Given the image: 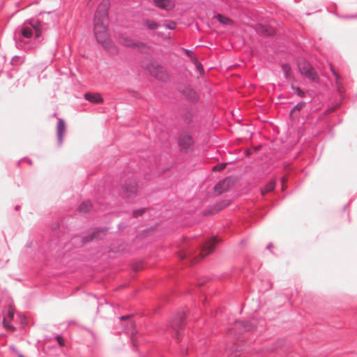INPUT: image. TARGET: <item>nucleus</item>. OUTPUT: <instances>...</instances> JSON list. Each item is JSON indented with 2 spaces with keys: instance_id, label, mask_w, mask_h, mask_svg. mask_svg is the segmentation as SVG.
Segmentation results:
<instances>
[{
  "instance_id": "obj_1",
  "label": "nucleus",
  "mask_w": 357,
  "mask_h": 357,
  "mask_svg": "<svg viewBox=\"0 0 357 357\" xmlns=\"http://www.w3.org/2000/svg\"><path fill=\"white\" fill-rule=\"evenodd\" d=\"M108 0H103L98 6L93 20V33L96 39L108 52L116 54L117 47L112 42L108 33Z\"/></svg>"
},
{
  "instance_id": "obj_2",
  "label": "nucleus",
  "mask_w": 357,
  "mask_h": 357,
  "mask_svg": "<svg viewBox=\"0 0 357 357\" xmlns=\"http://www.w3.org/2000/svg\"><path fill=\"white\" fill-rule=\"evenodd\" d=\"M298 68L301 73L306 76L308 79L312 81H317L319 79L316 71L307 61L304 60L301 61L298 63Z\"/></svg>"
},
{
  "instance_id": "obj_3",
  "label": "nucleus",
  "mask_w": 357,
  "mask_h": 357,
  "mask_svg": "<svg viewBox=\"0 0 357 357\" xmlns=\"http://www.w3.org/2000/svg\"><path fill=\"white\" fill-rule=\"evenodd\" d=\"M119 42L123 46L137 49L139 50H144L146 47L144 43L141 42H136L130 37L126 35H121L119 38Z\"/></svg>"
},
{
  "instance_id": "obj_4",
  "label": "nucleus",
  "mask_w": 357,
  "mask_h": 357,
  "mask_svg": "<svg viewBox=\"0 0 357 357\" xmlns=\"http://www.w3.org/2000/svg\"><path fill=\"white\" fill-rule=\"evenodd\" d=\"M123 192L127 197H132L137 195V185L135 181H127L122 186Z\"/></svg>"
},
{
  "instance_id": "obj_5",
  "label": "nucleus",
  "mask_w": 357,
  "mask_h": 357,
  "mask_svg": "<svg viewBox=\"0 0 357 357\" xmlns=\"http://www.w3.org/2000/svg\"><path fill=\"white\" fill-rule=\"evenodd\" d=\"M218 241L215 237L208 241L202 248L200 256L199 259L195 260V262L199 261L200 259L204 258L205 256L208 255L210 252H211L214 249L215 245L217 244Z\"/></svg>"
},
{
  "instance_id": "obj_6",
  "label": "nucleus",
  "mask_w": 357,
  "mask_h": 357,
  "mask_svg": "<svg viewBox=\"0 0 357 357\" xmlns=\"http://www.w3.org/2000/svg\"><path fill=\"white\" fill-rule=\"evenodd\" d=\"M234 183V179L232 178L228 177L220 182H219L215 187L214 190L215 192L218 194H222V192L229 190L231 185Z\"/></svg>"
},
{
  "instance_id": "obj_7",
  "label": "nucleus",
  "mask_w": 357,
  "mask_h": 357,
  "mask_svg": "<svg viewBox=\"0 0 357 357\" xmlns=\"http://www.w3.org/2000/svg\"><path fill=\"white\" fill-rule=\"evenodd\" d=\"M178 144L181 150L188 151L192 149L193 140L190 136L184 135L180 137Z\"/></svg>"
},
{
  "instance_id": "obj_8",
  "label": "nucleus",
  "mask_w": 357,
  "mask_h": 357,
  "mask_svg": "<svg viewBox=\"0 0 357 357\" xmlns=\"http://www.w3.org/2000/svg\"><path fill=\"white\" fill-rule=\"evenodd\" d=\"M14 317V309L12 306H9L8 310L7 317L3 319V327L8 331L13 332L15 328L13 326L10 324V321L13 320Z\"/></svg>"
},
{
  "instance_id": "obj_9",
  "label": "nucleus",
  "mask_w": 357,
  "mask_h": 357,
  "mask_svg": "<svg viewBox=\"0 0 357 357\" xmlns=\"http://www.w3.org/2000/svg\"><path fill=\"white\" fill-rule=\"evenodd\" d=\"M152 73L159 80H161L162 82H166L169 80V74L161 66H157Z\"/></svg>"
},
{
  "instance_id": "obj_10",
  "label": "nucleus",
  "mask_w": 357,
  "mask_h": 357,
  "mask_svg": "<svg viewBox=\"0 0 357 357\" xmlns=\"http://www.w3.org/2000/svg\"><path fill=\"white\" fill-rule=\"evenodd\" d=\"M66 125L63 119H59L57 123V136L59 142L61 144L63 141V137L66 132Z\"/></svg>"
},
{
  "instance_id": "obj_11",
  "label": "nucleus",
  "mask_w": 357,
  "mask_h": 357,
  "mask_svg": "<svg viewBox=\"0 0 357 357\" xmlns=\"http://www.w3.org/2000/svg\"><path fill=\"white\" fill-rule=\"evenodd\" d=\"M330 68L333 75L335 77V87L340 93H342V89L343 88L342 80L341 76L337 73V72L334 69L332 65H330Z\"/></svg>"
},
{
  "instance_id": "obj_12",
  "label": "nucleus",
  "mask_w": 357,
  "mask_h": 357,
  "mask_svg": "<svg viewBox=\"0 0 357 357\" xmlns=\"http://www.w3.org/2000/svg\"><path fill=\"white\" fill-rule=\"evenodd\" d=\"M155 6L158 8L169 10L174 7V3L170 0H154Z\"/></svg>"
},
{
  "instance_id": "obj_13",
  "label": "nucleus",
  "mask_w": 357,
  "mask_h": 357,
  "mask_svg": "<svg viewBox=\"0 0 357 357\" xmlns=\"http://www.w3.org/2000/svg\"><path fill=\"white\" fill-rule=\"evenodd\" d=\"M257 31L264 36H271L274 34V29L271 27L263 24H259L257 26Z\"/></svg>"
},
{
  "instance_id": "obj_14",
  "label": "nucleus",
  "mask_w": 357,
  "mask_h": 357,
  "mask_svg": "<svg viewBox=\"0 0 357 357\" xmlns=\"http://www.w3.org/2000/svg\"><path fill=\"white\" fill-rule=\"evenodd\" d=\"M85 98L93 103H101L103 102V99L99 93H86L84 94Z\"/></svg>"
},
{
  "instance_id": "obj_15",
  "label": "nucleus",
  "mask_w": 357,
  "mask_h": 357,
  "mask_svg": "<svg viewBox=\"0 0 357 357\" xmlns=\"http://www.w3.org/2000/svg\"><path fill=\"white\" fill-rule=\"evenodd\" d=\"M32 27L30 26L29 22H25L22 26V36L26 38H30L33 35Z\"/></svg>"
},
{
  "instance_id": "obj_16",
  "label": "nucleus",
  "mask_w": 357,
  "mask_h": 357,
  "mask_svg": "<svg viewBox=\"0 0 357 357\" xmlns=\"http://www.w3.org/2000/svg\"><path fill=\"white\" fill-rule=\"evenodd\" d=\"M104 236V231H96L91 234L86 236L83 238L84 242H89L93 239H100Z\"/></svg>"
},
{
  "instance_id": "obj_17",
  "label": "nucleus",
  "mask_w": 357,
  "mask_h": 357,
  "mask_svg": "<svg viewBox=\"0 0 357 357\" xmlns=\"http://www.w3.org/2000/svg\"><path fill=\"white\" fill-rule=\"evenodd\" d=\"M29 24L30 26L32 27V29L35 31V36L36 38H39L42 35V27L41 24L40 22H33V21H29Z\"/></svg>"
},
{
  "instance_id": "obj_18",
  "label": "nucleus",
  "mask_w": 357,
  "mask_h": 357,
  "mask_svg": "<svg viewBox=\"0 0 357 357\" xmlns=\"http://www.w3.org/2000/svg\"><path fill=\"white\" fill-rule=\"evenodd\" d=\"M276 182L275 180L270 181L264 188H261V195H265L266 193L273 191L275 188Z\"/></svg>"
},
{
  "instance_id": "obj_19",
  "label": "nucleus",
  "mask_w": 357,
  "mask_h": 357,
  "mask_svg": "<svg viewBox=\"0 0 357 357\" xmlns=\"http://www.w3.org/2000/svg\"><path fill=\"white\" fill-rule=\"evenodd\" d=\"M183 94L190 100L195 101L198 98L196 91L191 88H186L183 91Z\"/></svg>"
},
{
  "instance_id": "obj_20",
  "label": "nucleus",
  "mask_w": 357,
  "mask_h": 357,
  "mask_svg": "<svg viewBox=\"0 0 357 357\" xmlns=\"http://www.w3.org/2000/svg\"><path fill=\"white\" fill-rule=\"evenodd\" d=\"M215 17L221 24L224 25H229L232 24L231 20H230L226 16L218 14L215 16Z\"/></svg>"
},
{
  "instance_id": "obj_21",
  "label": "nucleus",
  "mask_w": 357,
  "mask_h": 357,
  "mask_svg": "<svg viewBox=\"0 0 357 357\" xmlns=\"http://www.w3.org/2000/svg\"><path fill=\"white\" fill-rule=\"evenodd\" d=\"M91 206L92 205L90 202H84L79 206V211L84 213H87L91 210Z\"/></svg>"
},
{
  "instance_id": "obj_22",
  "label": "nucleus",
  "mask_w": 357,
  "mask_h": 357,
  "mask_svg": "<svg viewBox=\"0 0 357 357\" xmlns=\"http://www.w3.org/2000/svg\"><path fill=\"white\" fill-rule=\"evenodd\" d=\"M144 24L149 29H151V30H154V29H158V24L155 22H153V21H151V20H146L144 22Z\"/></svg>"
},
{
  "instance_id": "obj_23",
  "label": "nucleus",
  "mask_w": 357,
  "mask_h": 357,
  "mask_svg": "<svg viewBox=\"0 0 357 357\" xmlns=\"http://www.w3.org/2000/svg\"><path fill=\"white\" fill-rule=\"evenodd\" d=\"M292 88V90L294 91V92L298 95V96H303L304 95V92L298 87H296L294 86H291Z\"/></svg>"
},
{
  "instance_id": "obj_24",
  "label": "nucleus",
  "mask_w": 357,
  "mask_h": 357,
  "mask_svg": "<svg viewBox=\"0 0 357 357\" xmlns=\"http://www.w3.org/2000/svg\"><path fill=\"white\" fill-rule=\"evenodd\" d=\"M227 166V163H222L217 165L213 167V171H222Z\"/></svg>"
},
{
  "instance_id": "obj_25",
  "label": "nucleus",
  "mask_w": 357,
  "mask_h": 357,
  "mask_svg": "<svg viewBox=\"0 0 357 357\" xmlns=\"http://www.w3.org/2000/svg\"><path fill=\"white\" fill-rule=\"evenodd\" d=\"M304 105L305 103L304 102H300L298 104H297L291 110V112L297 110V111H299L301 110L303 107H304Z\"/></svg>"
},
{
  "instance_id": "obj_26",
  "label": "nucleus",
  "mask_w": 357,
  "mask_h": 357,
  "mask_svg": "<svg viewBox=\"0 0 357 357\" xmlns=\"http://www.w3.org/2000/svg\"><path fill=\"white\" fill-rule=\"evenodd\" d=\"M193 63L196 65L197 68L199 71H202L203 70V68H202V64L199 62H198V61L196 59H193Z\"/></svg>"
},
{
  "instance_id": "obj_27",
  "label": "nucleus",
  "mask_w": 357,
  "mask_h": 357,
  "mask_svg": "<svg viewBox=\"0 0 357 357\" xmlns=\"http://www.w3.org/2000/svg\"><path fill=\"white\" fill-rule=\"evenodd\" d=\"M166 26L169 29H174L176 27V24L174 22H169L166 24Z\"/></svg>"
},
{
  "instance_id": "obj_28",
  "label": "nucleus",
  "mask_w": 357,
  "mask_h": 357,
  "mask_svg": "<svg viewBox=\"0 0 357 357\" xmlns=\"http://www.w3.org/2000/svg\"><path fill=\"white\" fill-rule=\"evenodd\" d=\"M186 54L192 59V61H193V59H195L194 56H193V53L188 50H185Z\"/></svg>"
},
{
  "instance_id": "obj_29",
  "label": "nucleus",
  "mask_w": 357,
  "mask_h": 357,
  "mask_svg": "<svg viewBox=\"0 0 357 357\" xmlns=\"http://www.w3.org/2000/svg\"><path fill=\"white\" fill-rule=\"evenodd\" d=\"M56 340H57L58 343L59 344L60 346H63L64 340H63V339L61 337L57 336L56 337Z\"/></svg>"
},
{
  "instance_id": "obj_30",
  "label": "nucleus",
  "mask_w": 357,
  "mask_h": 357,
  "mask_svg": "<svg viewBox=\"0 0 357 357\" xmlns=\"http://www.w3.org/2000/svg\"><path fill=\"white\" fill-rule=\"evenodd\" d=\"M286 182H287V178H282V190H284L286 188Z\"/></svg>"
},
{
  "instance_id": "obj_31",
  "label": "nucleus",
  "mask_w": 357,
  "mask_h": 357,
  "mask_svg": "<svg viewBox=\"0 0 357 357\" xmlns=\"http://www.w3.org/2000/svg\"><path fill=\"white\" fill-rule=\"evenodd\" d=\"M142 213H143V211L142 210L136 211L134 212L133 215L135 216V217H137L138 215H140Z\"/></svg>"
},
{
  "instance_id": "obj_32",
  "label": "nucleus",
  "mask_w": 357,
  "mask_h": 357,
  "mask_svg": "<svg viewBox=\"0 0 357 357\" xmlns=\"http://www.w3.org/2000/svg\"><path fill=\"white\" fill-rule=\"evenodd\" d=\"M283 70H284V73L287 74V76H288L289 67L288 66H283Z\"/></svg>"
},
{
  "instance_id": "obj_33",
  "label": "nucleus",
  "mask_w": 357,
  "mask_h": 357,
  "mask_svg": "<svg viewBox=\"0 0 357 357\" xmlns=\"http://www.w3.org/2000/svg\"><path fill=\"white\" fill-rule=\"evenodd\" d=\"M130 317V316H123L121 317V320H126Z\"/></svg>"
},
{
  "instance_id": "obj_34",
  "label": "nucleus",
  "mask_w": 357,
  "mask_h": 357,
  "mask_svg": "<svg viewBox=\"0 0 357 357\" xmlns=\"http://www.w3.org/2000/svg\"><path fill=\"white\" fill-rule=\"evenodd\" d=\"M244 327L248 331L251 329V326L249 324L244 326Z\"/></svg>"
},
{
  "instance_id": "obj_35",
  "label": "nucleus",
  "mask_w": 357,
  "mask_h": 357,
  "mask_svg": "<svg viewBox=\"0 0 357 357\" xmlns=\"http://www.w3.org/2000/svg\"><path fill=\"white\" fill-rule=\"evenodd\" d=\"M179 256H180V257H181V259H184V258H185V257H187V255H186L185 254V255H183V254H181V253L179 255Z\"/></svg>"
}]
</instances>
